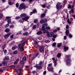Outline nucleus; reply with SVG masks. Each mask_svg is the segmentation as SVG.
Masks as SVG:
<instances>
[{"mask_svg": "<svg viewBox=\"0 0 75 75\" xmlns=\"http://www.w3.org/2000/svg\"><path fill=\"white\" fill-rule=\"evenodd\" d=\"M53 62L54 64V67H55V66H56V65H57V64L56 61H54V62Z\"/></svg>", "mask_w": 75, "mask_h": 75, "instance_id": "nucleus-38", "label": "nucleus"}, {"mask_svg": "<svg viewBox=\"0 0 75 75\" xmlns=\"http://www.w3.org/2000/svg\"><path fill=\"white\" fill-rule=\"evenodd\" d=\"M10 17H6V18L5 20H8V19H10Z\"/></svg>", "mask_w": 75, "mask_h": 75, "instance_id": "nucleus-49", "label": "nucleus"}, {"mask_svg": "<svg viewBox=\"0 0 75 75\" xmlns=\"http://www.w3.org/2000/svg\"><path fill=\"white\" fill-rule=\"evenodd\" d=\"M3 17V15L1 13H0V18H2Z\"/></svg>", "mask_w": 75, "mask_h": 75, "instance_id": "nucleus-40", "label": "nucleus"}, {"mask_svg": "<svg viewBox=\"0 0 75 75\" xmlns=\"http://www.w3.org/2000/svg\"><path fill=\"white\" fill-rule=\"evenodd\" d=\"M56 44H57V43L54 42L52 44V46L53 47H55V46H56Z\"/></svg>", "mask_w": 75, "mask_h": 75, "instance_id": "nucleus-34", "label": "nucleus"}, {"mask_svg": "<svg viewBox=\"0 0 75 75\" xmlns=\"http://www.w3.org/2000/svg\"><path fill=\"white\" fill-rule=\"evenodd\" d=\"M45 16V14L44 13H42L41 14V17H44Z\"/></svg>", "mask_w": 75, "mask_h": 75, "instance_id": "nucleus-23", "label": "nucleus"}, {"mask_svg": "<svg viewBox=\"0 0 75 75\" xmlns=\"http://www.w3.org/2000/svg\"><path fill=\"white\" fill-rule=\"evenodd\" d=\"M18 48H21V47L22 46V45H21V44H19L18 45Z\"/></svg>", "mask_w": 75, "mask_h": 75, "instance_id": "nucleus-42", "label": "nucleus"}, {"mask_svg": "<svg viewBox=\"0 0 75 75\" xmlns=\"http://www.w3.org/2000/svg\"><path fill=\"white\" fill-rule=\"evenodd\" d=\"M37 69H42V66H39L38 64Z\"/></svg>", "mask_w": 75, "mask_h": 75, "instance_id": "nucleus-11", "label": "nucleus"}, {"mask_svg": "<svg viewBox=\"0 0 75 75\" xmlns=\"http://www.w3.org/2000/svg\"><path fill=\"white\" fill-rule=\"evenodd\" d=\"M44 32H43V33L44 34H45V33H47H47H49L48 32V30H43Z\"/></svg>", "mask_w": 75, "mask_h": 75, "instance_id": "nucleus-35", "label": "nucleus"}, {"mask_svg": "<svg viewBox=\"0 0 75 75\" xmlns=\"http://www.w3.org/2000/svg\"><path fill=\"white\" fill-rule=\"evenodd\" d=\"M24 45H25V42H24L23 44H22L21 47H23L24 46Z\"/></svg>", "mask_w": 75, "mask_h": 75, "instance_id": "nucleus-62", "label": "nucleus"}, {"mask_svg": "<svg viewBox=\"0 0 75 75\" xmlns=\"http://www.w3.org/2000/svg\"><path fill=\"white\" fill-rule=\"evenodd\" d=\"M19 18H20V16L16 17L15 18V19H16V20H18V19H19Z\"/></svg>", "mask_w": 75, "mask_h": 75, "instance_id": "nucleus-44", "label": "nucleus"}, {"mask_svg": "<svg viewBox=\"0 0 75 75\" xmlns=\"http://www.w3.org/2000/svg\"><path fill=\"white\" fill-rule=\"evenodd\" d=\"M50 35H51V33H49V32L48 33H47V37H50L49 36H50Z\"/></svg>", "mask_w": 75, "mask_h": 75, "instance_id": "nucleus-28", "label": "nucleus"}, {"mask_svg": "<svg viewBox=\"0 0 75 75\" xmlns=\"http://www.w3.org/2000/svg\"><path fill=\"white\" fill-rule=\"evenodd\" d=\"M7 22H8V24H9V23H11V20H8L7 21Z\"/></svg>", "mask_w": 75, "mask_h": 75, "instance_id": "nucleus-46", "label": "nucleus"}, {"mask_svg": "<svg viewBox=\"0 0 75 75\" xmlns=\"http://www.w3.org/2000/svg\"><path fill=\"white\" fill-rule=\"evenodd\" d=\"M70 21H69V19H68L67 21V22L69 23V24H71V22H72V21H73V18H71L70 19Z\"/></svg>", "mask_w": 75, "mask_h": 75, "instance_id": "nucleus-6", "label": "nucleus"}, {"mask_svg": "<svg viewBox=\"0 0 75 75\" xmlns=\"http://www.w3.org/2000/svg\"><path fill=\"white\" fill-rule=\"evenodd\" d=\"M61 56V53H59L57 54V57L58 58H59Z\"/></svg>", "mask_w": 75, "mask_h": 75, "instance_id": "nucleus-26", "label": "nucleus"}, {"mask_svg": "<svg viewBox=\"0 0 75 75\" xmlns=\"http://www.w3.org/2000/svg\"><path fill=\"white\" fill-rule=\"evenodd\" d=\"M48 70L49 71H53V69L52 68H50L48 69Z\"/></svg>", "mask_w": 75, "mask_h": 75, "instance_id": "nucleus-31", "label": "nucleus"}, {"mask_svg": "<svg viewBox=\"0 0 75 75\" xmlns=\"http://www.w3.org/2000/svg\"><path fill=\"white\" fill-rule=\"evenodd\" d=\"M29 18H30V16H27L26 17L23 18H22V20L23 21H27Z\"/></svg>", "mask_w": 75, "mask_h": 75, "instance_id": "nucleus-3", "label": "nucleus"}, {"mask_svg": "<svg viewBox=\"0 0 75 75\" xmlns=\"http://www.w3.org/2000/svg\"><path fill=\"white\" fill-rule=\"evenodd\" d=\"M17 48V46H15L14 47H13L12 48V50H15L16 48Z\"/></svg>", "mask_w": 75, "mask_h": 75, "instance_id": "nucleus-18", "label": "nucleus"}, {"mask_svg": "<svg viewBox=\"0 0 75 75\" xmlns=\"http://www.w3.org/2000/svg\"><path fill=\"white\" fill-rule=\"evenodd\" d=\"M34 43L36 45L37 44H38V42H37V41L35 40L34 41Z\"/></svg>", "mask_w": 75, "mask_h": 75, "instance_id": "nucleus-55", "label": "nucleus"}, {"mask_svg": "<svg viewBox=\"0 0 75 75\" xmlns=\"http://www.w3.org/2000/svg\"><path fill=\"white\" fill-rule=\"evenodd\" d=\"M33 29H35L36 28V25H34L33 27Z\"/></svg>", "mask_w": 75, "mask_h": 75, "instance_id": "nucleus-54", "label": "nucleus"}, {"mask_svg": "<svg viewBox=\"0 0 75 75\" xmlns=\"http://www.w3.org/2000/svg\"><path fill=\"white\" fill-rule=\"evenodd\" d=\"M42 31H45V27L44 26H42Z\"/></svg>", "mask_w": 75, "mask_h": 75, "instance_id": "nucleus-25", "label": "nucleus"}, {"mask_svg": "<svg viewBox=\"0 0 75 75\" xmlns=\"http://www.w3.org/2000/svg\"><path fill=\"white\" fill-rule=\"evenodd\" d=\"M66 34L67 35H69V30H67L66 31Z\"/></svg>", "mask_w": 75, "mask_h": 75, "instance_id": "nucleus-13", "label": "nucleus"}, {"mask_svg": "<svg viewBox=\"0 0 75 75\" xmlns=\"http://www.w3.org/2000/svg\"><path fill=\"white\" fill-rule=\"evenodd\" d=\"M67 8L69 9L72 8V6H71V5L70 4H69L67 6Z\"/></svg>", "mask_w": 75, "mask_h": 75, "instance_id": "nucleus-16", "label": "nucleus"}, {"mask_svg": "<svg viewBox=\"0 0 75 75\" xmlns=\"http://www.w3.org/2000/svg\"><path fill=\"white\" fill-rule=\"evenodd\" d=\"M4 52L5 54H6V53H7V50H4Z\"/></svg>", "mask_w": 75, "mask_h": 75, "instance_id": "nucleus-53", "label": "nucleus"}, {"mask_svg": "<svg viewBox=\"0 0 75 75\" xmlns=\"http://www.w3.org/2000/svg\"><path fill=\"white\" fill-rule=\"evenodd\" d=\"M22 69H23V68H21L18 70H16V71L17 73H18V72H20V71H21V70H22Z\"/></svg>", "mask_w": 75, "mask_h": 75, "instance_id": "nucleus-15", "label": "nucleus"}, {"mask_svg": "<svg viewBox=\"0 0 75 75\" xmlns=\"http://www.w3.org/2000/svg\"><path fill=\"white\" fill-rule=\"evenodd\" d=\"M66 28L67 29H68V28H69V26L68 25H67L66 26Z\"/></svg>", "mask_w": 75, "mask_h": 75, "instance_id": "nucleus-61", "label": "nucleus"}, {"mask_svg": "<svg viewBox=\"0 0 75 75\" xmlns=\"http://www.w3.org/2000/svg\"><path fill=\"white\" fill-rule=\"evenodd\" d=\"M26 6L24 4L22 3L20 4V6L19 7V9L22 10V9H25Z\"/></svg>", "mask_w": 75, "mask_h": 75, "instance_id": "nucleus-2", "label": "nucleus"}, {"mask_svg": "<svg viewBox=\"0 0 75 75\" xmlns=\"http://www.w3.org/2000/svg\"><path fill=\"white\" fill-rule=\"evenodd\" d=\"M6 59L7 60V59H8L9 58V57L8 56H6Z\"/></svg>", "mask_w": 75, "mask_h": 75, "instance_id": "nucleus-59", "label": "nucleus"}, {"mask_svg": "<svg viewBox=\"0 0 75 75\" xmlns=\"http://www.w3.org/2000/svg\"><path fill=\"white\" fill-rule=\"evenodd\" d=\"M66 58H67L66 61L67 65H68V66L71 65V63L70 62L71 61V58H68L71 57V56L70 55H67L66 56Z\"/></svg>", "mask_w": 75, "mask_h": 75, "instance_id": "nucleus-1", "label": "nucleus"}, {"mask_svg": "<svg viewBox=\"0 0 75 75\" xmlns=\"http://www.w3.org/2000/svg\"><path fill=\"white\" fill-rule=\"evenodd\" d=\"M50 28H50V26H47L46 27V30H50Z\"/></svg>", "mask_w": 75, "mask_h": 75, "instance_id": "nucleus-37", "label": "nucleus"}, {"mask_svg": "<svg viewBox=\"0 0 75 75\" xmlns=\"http://www.w3.org/2000/svg\"><path fill=\"white\" fill-rule=\"evenodd\" d=\"M51 35H50L49 37H52L54 35V33L52 32H51L50 33Z\"/></svg>", "mask_w": 75, "mask_h": 75, "instance_id": "nucleus-24", "label": "nucleus"}, {"mask_svg": "<svg viewBox=\"0 0 75 75\" xmlns=\"http://www.w3.org/2000/svg\"><path fill=\"white\" fill-rule=\"evenodd\" d=\"M62 45V43H58V44L57 45V47H58L59 48Z\"/></svg>", "mask_w": 75, "mask_h": 75, "instance_id": "nucleus-22", "label": "nucleus"}, {"mask_svg": "<svg viewBox=\"0 0 75 75\" xmlns=\"http://www.w3.org/2000/svg\"><path fill=\"white\" fill-rule=\"evenodd\" d=\"M21 64H25V62H24V61L22 60L21 62Z\"/></svg>", "mask_w": 75, "mask_h": 75, "instance_id": "nucleus-39", "label": "nucleus"}, {"mask_svg": "<svg viewBox=\"0 0 75 75\" xmlns=\"http://www.w3.org/2000/svg\"><path fill=\"white\" fill-rule=\"evenodd\" d=\"M39 54H38V53L35 54L34 55V57L35 58V57H37V56H38V55Z\"/></svg>", "mask_w": 75, "mask_h": 75, "instance_id": "nucleus-29", "label": "nucleus"}, {"mask_svg": "<svg viewBox=\"0 0 75 75\" xmlns=\"http://www.w3.org/2000/svg\"><path fill=\"white\" fill-rule=\"evenodd\" d=\"M33 21L35 23H37V22H38V20H35Z\"/></svg>", "mask_w": 75, "mask_h": 75, "instance_id": "nucleus-43", "label": "nucleus"}, {"mask_svg": "<svg viewBox=\"0 0 75 75\" xmlns=\"http://www.w3.org/2000/svg\"><path fill=\"white\" fill-rule=\"evenodd\" d=\"M60 5H61V3H60V2H58L56 5V7H57L58 6H60Z\"/></svg>", "mask_w": 75, "mask_h": 75, "instance_id": "nucleus-32", "label": "nucleus"}, {"mask_svg": "<svg viewBox=\"0 0 75 75\" xmlns=\"http://www.w3.org/2000/svg\"><path fill=\"white\" fill-rule=\"evenodd\" d=\"M29 35V33L27 32H26L23 33V35Z\"/></svg>", "mask_w": 75, "mask_h": 75, "instance_id": "nucleus-10", "label": "nucleus"}, {"mask_svg": "<svg viewBox=\"0 0 75 75\" xmlns=\"http://www.w3.org/2000/svg\"><path fill=\"white\" fill-rule=\"evenodd\" d=\"M5 32L6 33H8L10 31V29L8 28H6L5 30Z\"/></svg>", "mask_w": 75, "mask_h": 75, "instance_id": "nucleus-21", "label": "nucleus"}, {"mask_svg": "<svg viewBox=\"0 0 75 75\" xmlns=\"http://www.w3.org/2000/svg\"><path fill=\"white\" fill-rule=\"evenodd\" d=\"M50 42V40H47L45 41V42H46V43H48Z\"/></svg>", "mask_w": 75, "mask_h": 75, "instance_id": "nucleus-50", "label": "nucleus"}, {"mask_svg": "<svg viewBox=\"0 0 75 75\" xmlns=\"http://www.w3.org/2000/svg\"><path fill=\"white\" fill-rule=\"evenodd\" d=\"M26 16H27V14L25 13H23L22 14H21V15H20V16L21 17H26Z\"/></svg>", "mask_w": 75, "mask_h": 75, "instance_id": "nucleus-9", "label": "nucleus"}, {"mask_svg": "<svg viewBox=\"0 0 75 75\" xmlns=\"http://www.w3.org/2000/svg\"><path fill=\"white\" fill-rule=\"evenodd\" d=\"M41 6H42V7H43V8H45V6H46V5L44 4L43 5H41Z\"/></svg>", "mask_w": 75, "mask_h": 75, "instance_id": "nucleus-47", "label": "nucleus"}, {"mask_svg": "<svg viewBox=\"0 0 75 75\" xmlns=\"http://www.w3.org/2000/svg\"><path fill=\"white\" fill-rule=\"evenodd\" d=\"M64 49L65 52H66V51H67L68 50V47L64 46Z\"/></svg>", "mask_w": 75, "mask_h": 75, "instance_id": "nucleus-7", "label": "nucleus"}, {"mask_svg": "<svg viewBox=\"0 0 75 75\" xmlns=\"http://www.w3.org/2000/svg\"><path fill=\"white\" fill-rule=\"evenodd\" d=\"M44 22V20L42 19V20H41L40 22L41 23V24H42V23H43V22Z\"/></svg>", "mask_w": 75, "mask_h": 75, "instance_id": "nucleus-45", "label": "nucleus"}, {"mask_svg": "<svg viewBox=\"0 0 75 75\" xmlns=\"http://www.w3.org/2000/svg\"><path fill=\"white\" fill-rule=\"evenodd\" d=\"M33 13H37V10L36 9H34L33 11Z\"/></svg>", "mask_w": 75, "mask_h": 75, "instance_id": "nucleus-30", "label": "nucleus"}, {"mask_svg": "<svg viewBox=\"0 0 75 75\" xmlns=\"http://www.w3.org/2000/svg\"><path fill=\"white\" fill-rule=\"evenodd\" d=\"M14 37V35L12 34V35L10 36V38H13V37Z\"/></svg>", "mask_w": 75, "mask_h": 75, "instance_id": "nucleus-51", "label": "nucleus"}, {"mask_svg": "<svg viewBox=\"0 0 75 75\" xmlns=\"http://www.w3.org/2000/svg\"><path fill=\"white\" fill-rule=\"evenodd\" d=\"M22 59H23V60H24V61H26V59H27V58H26V57H23Z\"/></svg>", "mask_w": 75, "mask_h": 75, "instance_id": "nucleus-33", "label": "nucleus"}, {"mask_svg": "<svg viewBox=\"0 0 75 75\" xmlns=\"http://www.w3.org/2000/svg\"><path fill=\"white\" fill-rule=\"evenodd\" d=\"M8 26H9V24L8 23L6 24V27H8Z\"/></svg>", "mask_w": 75, "mask_h": 75, "instance_id": "nucleus-64", "label": "nucleus"}, {"mask_svg": "<svg viewBox=\"0 0 75 75\" xmlns=\"http://www.w3.org/2000/svg\"><path fill=\"white\" fill-rule=\"evenodd\" d=\"M14 25H10L9 26V27L10 28H14Z\"/></svg>", "mask_w": 75, "mask_h": 75, "instance_id": "nucleus-41", "label": "nucleus"}, {"mask_svg": "<svg viewBox=\"0 0 75 75\" xmlns=\"http://www.w3.org/2000/svg\"><path fill=\"white\" fill-rule=\"evenodd\" d=\"M8 4H9V5H12V4H13V3H12L11 1H9Z\"/></svg>", "mask_w": 75, "mask_h": 75, "instance_id": "nucleus-48", "label": "nucleus"}, {"mask_svg": "<svg viewBox=\"0 0 75 75\" xmlns=\"http://www.w3.org/2000/svg\"><path fill=\"white\" fill-rule=\"evenodd\" d=\"M42 61H40V62L39 63V64L38 65H41L42 64Z\"/></svg>", "mask_w": 75, "mask_h": 75, "instance_id": "nucleus-57", "label": "nucleus"}, {"mask_svg": "<svg viewBox=\"0 0 75 75\" xmlns=\"http://www.w3.org/2000/svg\"><path fill=\"white\" fill-rule=\"evenodd\" d=\"M19 23H23V21H22V20H20L19 21Z\"/></svg>", "mask_w": 75, "mask_h": 75, "instance_id": "nucleus-60", "label": "nucleus"}, {"mask_svg": "<svg viewBox=\"0 0 75 75\" xmlns=\"http://www.w3.org/2000/svg\"><path fill=\"white\" fill-rule=\"evenodd\" d=\"M54 33H56V32H57V29H55L53 31Z\"/></svg>", "mask_w": 75, "mask_h": 75, "instance_id": "nucleus-63", "label": "nucleus"}, {"mask_svg": "<svg viewBox=\"0 0 75 75\" xmlns=\"http://www.w3.org/2000/svg\"><path fill=\"white\" fill-rule=\"evenodd\" d=\"M57 35H53V38H56V37H57Z\"/></svg>", "mask_w": 75, "mask_h": 75, "instance_id": "nucleus-36", "label": "nucleus"}, {"mask_svg": "<svg viewBox=\"0 0 75 75\" xmlns=\"http://www.w3.org/2000/svg\"><path fill=\"white\" fill-rule=\"evenodd\" d=\"M42 31H38L37 33V34L38 35H40V34H42Z\"/></svg>", "mask_w": 75, "mask_h": 75, "instance_id": "nucleus-19", "label": "nucleus"}, {"mask_svg": "<svg viewBox=\"0 0 75 75\" xmlns=\"http://www.w3.org/2000/svg\"><path fill=\"white\" fill-rule=\"evenodd\" d=\"M71 13H73V14L74 13V9H72L71 10V11H69V14H71Z\"/></svg>", "mask_w": 75, "mask_h": 75, "instance_id": "nucleus-17", "label": "nucleus"}, {"mask_svg": "<svg viewBox=\"0 0 75 75\" xmlns=\"http://www.w3.org/2000/svg\"><path fill=\"white\" fill-rule=\"evenodd\" d=\"M62 7V5H61L60 6H56V8H57V10H59V9H61Z\"/></svg>", "mask_w": 75, "mask_h": 75, "instance_id": "nucleus-8", "label": "nucleus"}, {"mask_svg": "<svg viewBox=\"0 0 75 75\" xmlns=\"http://www.w3.org/2000/svg\"><path fill=\"white\" fill-rule=\"evenodd\" d=\"M46 7L47 8H48V9H50V5H48Z\"/></svg>", "mask_w": 75, "mask_h": 75, "instance_id": "nucleus-56", "label": "nucleus"}, {"mask_svg": "<svg viewBox=\"0 0 75 75\" xmlns=\"http://www.w3.org/2000/svg\"><path fill=\"white\" fill-rule=\"evenodd\" d=\"M19 61V59H16V61L15 62H14V64H17L18 63V62Z\"/></svg>", "mask_w": 75, "mask_h": 75, "instance_id": "nucleus-12", "label": "nucleus"}, {"mask_svg": "<svg viewBox=\"0 0 75 75\" xmlns=\"http://www.w3.org/2000/svg\"><path fill=\"white\" fill-rule=\"evenodd\" d=\"M5 47H6V45H4L2 46V48L3 50H4V48H5Z\"/></svg>", "mask_w": 75, "mask_h": 75, "instance_id": "nucleus-52", "label": "nucleus"}, {"mask_svg": "<svg viewBox=\"0 0 75 75\" xmlns=\"http://www.w3.org/2000/svg\"><path fill=\"white\" fill-rule=\"evenodd\" d=\"M20 51L23 52L24 51V48L23 46H21L20 49Z\"/></svg>", "mask_w": 75, "mask_h": 75, "instance_id": "nucleus-14", "label": "nucleus"}, {"mask_svg": "<svg viewBox=\"0 0 75 75\" xmlns=\"http://www.w3.org/2000/svg\"><path fill=\"white\" fill-rule=\"evenodd\" d=\"M18 6H19V4L18 3H17L16 4V7H18Z\"/></svg>", "mask_w": 75, "mask_h": 75, "instance_id": "nucleus-58", "label": "nucleus"}, {"mask_svg": "<svg viewBox=\"0 0 75 75\" xmlns=\"http://www.w3.org/2000/svg\"><path fill=\"white\" fill-rule=\"evenodd\" d=\"M18 52L16 50L13 52V54H14L15 55L16 54H17Z\"/></svg>", "mask_w": 75, "mask_h": 75, "instance_id": "nucleus-27", "label": "nucleus"}, {"mask_svg": "<svg viewBox=\"0 0 75 75\" xmlns=\"http://www.w3.org/2000/svg\"><path fill=\"white\" fill-rule=\"evenodd\" d=\"M11 34L10 33H9L6 34L4 36V38L5 39H7L8 37Z\"/></svg>", "mask_w": 75, "mask_h": 75, "instance_id": "nucleus-5", "label": "nucleus"}, {"mask_svg": "<svg viewBox=\"0 0 75 75\" xmlns=\"http://www.w3.org/2000/svg\"><path fill=\"white\" fill-rule=\"evenodd\" d=\"M2 64L3 65L6 66L7 65V62H2Z\"/></svg>", "mask_w": 75, "mask_h": 75, "instance_id": "nucleus-20", "label": "nucleus"}, {"mask_svg": "<svg viewBox=\"0 0 75 75\" xmlns=\"http://www.w3.org/2000/svg\"><path fill=\"white\" fill-rule=\"evenodd\" d=\"M39 51L40 52L44 53V47L41 46L39 48Z\"/></svg>", "mask_w": 75, "mask_h": 75, "instance_id": "nucleus-4", "label": "nucleus"}]
</instances>
